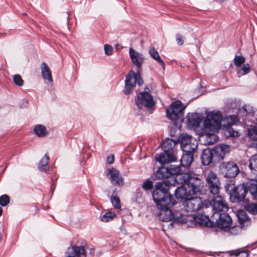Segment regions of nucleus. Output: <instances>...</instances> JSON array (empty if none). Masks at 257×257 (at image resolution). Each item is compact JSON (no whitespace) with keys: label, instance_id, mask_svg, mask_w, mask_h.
Masks as SVG:
<instances>
[{"label":"nucleus","instance_id":"obj_1","mask_svg":"<svg viewBox=\"0 0 257 257\" xmlns=\"http://www.w3.org/2000/svg\"><path fill=\"white\" fill-rule=\"evenodd\" d=\"M129 54L132 62L137 67V72L131 70L126 76L125 89L123 92L125 94H130L135 87L137 83L139 86L143 84L144 81L141 77V71L142 64L144 61L143 54L136 51L132 48L129 50Z\"/></svg>","mask_w":257,"mask_h":257},{"label":"nucleus","instance_id":"obj_2","mask_svg":"<svg viewBox=\"0 0 257 257\" xmlns=\"http://www.w3.org/2000/svg\"><path fill=\"white\" fill-rule=\"evenodd\" d=\"M206 182L210 192L213 195L210 202L213 212H226L228 209L227 204L224 199L218 194L220 183L217 175L213 172H210L207 177Z\"/></svg>","mask_w":257,"mask_h":257},{"label":"nucleus","instance_id":"obj_3","mask_svg":"<svg viewBox=\"0 0 257 257\" xmlns=\"http://www.w3.org/2000/svg\"><path fill=\"white\" fill-rule=\"evenodd\" d=\"M223 116L219 111L213 110L207 114L203 121L202 131L206 134L207 139H210V141H207L208 145L216 141V136L213 134L220 128Z\"/></svg>","mask_w":257,"mask_h":257},{"label":"nucleus","instance_id":"obj_4","mask_svg":"<svg viewBox=\"0 0 257 257\" xmlns=\"http://www.w3.org/2000/svg\"><path fill=\"white\" fill-rule=\"evenodd\" d=\"M169 185L165 181L156 183L153 192V198L157 207L167 204L173 206L176 201L173 196L168 192Z\"/></svg>","mask_w":257,"mask_h":257},{"label":"nucleus","instance_id":"obj_5","mask_svg":"<svg viewBox=\"0 0 257 257\" xmlns=\"http://www.w3.org/2000/svg\"><path fill=\"white\" fill-rule=\"evenodd\" d=\"M177 143V142L172 139L165 140L162 144L163 152L156 155V161L162 165L175 162L177 160L175 146Z\"/></svg>","mask_w":257,"mask_h":257},{"label":"nucleus","instance_id":"obj_6","mask_svg":"<svg viewBox=\"0 0 257 257\" xmlns=\"http://www.w3.org/2000/svg\"><path fill=\"white\" fill-rule=\"evenodd\" d=\"M182 188H177L175 196L178 199L183 202L184 208L188 212H193L199 210L202 206V201L200 197H194L193 195L185 194Z\"/></svg>","mask_w":257,"mask_h":257},{"label":"nucleus","instance_id":"obj_7","mask_svg":"<svg viewBox=\"0 0 257 257\" xmlns=\"http://www.w3.org/2000/svg\"><path fill=\"white\" fill-rule=\"evenodd\" d=\"M203 182L195 174H188L185 184L178 187L185 191V194L194 195L203 194L204 193Z\"/></svg>","mask_w":257,"mask_h":257},{"label":"nucleus","instance_id":"obj_8","mask_svg":"<svg viewBox=\"0 0 257 257\" xmlns=\"http://www.w3.org/2000/svg\"><path fill=\"white\" fill-rule=\"evenodd\" d=\"M186 106L180 101L172 103L166 109L167 117L170 120L181 123L184 119V109Z\"/></svg>","mask_w":257,"mask_h":257},{"label":"nucleus","instance_id":"obj_9","mask_svg":"<svg viewBox=\"0 0 257 257\" xmlns=\"http://www.w3.org/2000/svg\"><path fill=\"white\" fill-rule=\"evenodd\" d=\"M211 221L212 223H215L220 228L225 229L230 227L232 223V219L225 212L219 213L213 212L211 216Z\"/></svg>","mask_w":257,"mask_h":257},{"label":"nucleus","instance_id":"obj_10","mask_svg":"<svg viewBox=\"0 0 257 257\" xmlns=\"http://www.w3.org/2000/svg\"><path fill=\"white\" fill-rule=\"evenodd\" d=\"M181 172V168L179 166H174L171 165L167 167H161L155 173V178L158 179H167L172 176L173 175H176L180 173Z\"/></svg>","mask_w":257,"mask_h":257},{"label":"nucleus","instance_id":"obj_11","mask_svg":"<svg viewBox=\"0 0 257 257\" xmlns=\"http://www.w3.org/2000/svg\"><path fill=\"white\" fill-rule=\"evenodd\" d=\"M219 169L224 176L227 178H233L239 172L237 165L232 161L222 163Z\"/></svg>","mask_w":257,"mask_h":257},{"label":"nucleus","instance_id":"obj_12","mask_svg":"<svg viewBox=\"0 0 257 257\" xmlns=\"http://www.w3.org/2000/svg\"><path fill=\"white\" fill-rule=\"evenodd\" d=\"M247 192V188L244 184L237 185L230 193L229 195L231 201L233 202L243 201Z\"/></svg>","mask_w":257,"mask_h":257},{"label":"nucleus","instance_id":"obj_13","mask_svg":"<svg viewBox=\"0 0 257 257\" xmlns=\"http://www.w3.org/2000/svg\"><path fill=\"white\" fill-rule=\"evenodd\" d=\"M138 108H142L143 106L151 107L155 104L152 96L147 92H141L138 94L136 100Z\"/></svg>","mask_w":257,"mask_h":257},{"label":"nucleus","instance_id":"obj_14","mask_svg":"<svg viewBox=\"0 0 257 257\" xmlns=\"http://www.w3.org/2000/svg\"><path fill=\"white\" fill-rule=\"evenodd\" d=\"M212 152L214 162L217 163L222 160L226 153L230 151V148L228 145L224 144L218 145L211 150Z\"/></svg>","mask_w":257,"mask_h":257},{"label":"nucleus","instance_id":"obj_15","mask_svg":"<svg viewBox=\"0 0 257 257\" xmlns=\"http://www.w3.org/2000/svg\"><path fill=\"white\" fill-rule=\"evenodd\" d=\"M172 207L168 206L167 204L158 206V208L160 210L158 216L161 220L168 222L174 220V215L170 210Z\"/></svg>","mask_w":257,"mask_h":257},{"label":"nucleus","instance_id":"obj_16","mask_svg":"<svg viewBox=\"0 0 257 257\" xmlns=\"http://www.w3.org/2000/svg\"><path fill=\"white\" fill-rule=\"evenodd\" d=\"M108 175H109V180L114 186H121L123 184V180L119 171L115 169H108Z\"/></svg>","mask_w":257,"mask_h":257},{"label":"nucleus","instance_id":"obj_17","mask_svg":"<svg viewBox=\"0 0 257 257\" xmlns=\"http://www.w3.org/2000/svg\"><path fill=\"white\" fill-rule=\"evenodd\" d=\"M202 120L201 115L197 113H189L187 116L188 125L193 129H196L199 127Z\"/></svg>","mask_w":257,"mask_h":257},{"label":"nucleus","instance_id":"obj_18","mask_svg":"<svg viewBox=\"0 0 257 257\" xmlns=\"http://www.w3.org/2000/svg\"><path fill=\"white\" fill-rule=\"evenodd\" d=\"M201 158L204 165H208L211 163H215L214 162L212 152L209 148L205 149L203 151Z\"/></svg>","mask_w":257,"mask_h":257},{"label":"nucleus","instance_id":"obj_19","mask_svg":"<svg viewBox=\"0 0 257 257\" xmlns=\"http://www.w3.org/2000/svg\"><path fill=\"white\" fill-rule=\"evenodd\" d=\"M40 67L42 78L44 80H47L48 82L52 83L53 82L52 72L48 65L45 62H43Z\"/></svg>","mask_w":257,"mask_h":257},{"label":"nucleus","instance_id":"obj_20","mask_svg":"<svg viewBox=\"0 0 257 257\" xmlns=\"http://www.w3.org/2000/svg\"><path fill=\"white\" fill-rule=\"evenodd\" d=\"M193 160V154L183 152L180 160L181 165L185 167H188L191 164Z\"/></svg>","mask_w":257,"mask_h":257},{"label":"nucleus","instance_id":"obj_21","mask_svg":"<svg viewBox=\"0 0 257 257\" xmlns=\"http://www.w3.org/2000/svg\"><path fill=\"white\" fill-rule=\"evenodd\" d=\"M197 147V142L196 140H192L191 142L186 144L184 146H182L181 148L183 152H187L194 154V152L195 151L196 148Z\"/></svg>","mask_w":257,"mask_h":257},{"label":"nucleus","instance_id":"obj_22","mask_svg":"<svg viewBox=\"0 0 257 257\" xmlns=\"http://www.w3.org/2000/svg\"><path fill=\"white\" fill-rule=\"evenodd\" d=\"M182 178L181 171L180 173H178L176 175H173L169 177L167 180H164L162 181H165L168 184L169 187L170 186H175L180 184L179 180Z\"/></svg>","mask_w":257,"mask_h":257},{"label":"nucleus","instance_id":"obj_23","mask_svg":"<svg viewBox=\"0 0 257 257\" xmlns=\"http://www.w3.org/2000/svg\"><path fill=\"white\" fill-rule=\"evenodd\" d=\"M237 217L239 223L242 227L247 225L249 222V218L243 210L239 211L238 212Z\"/></svg>","mask_w":257,"mask_h":257},{"label":"nucleus","instance_id":"obj_24","mask_svg":"<svg viewBox=\"0 0 257 257\" xmlns=\"http://www.w3.org/2000/svg\"><path fill=\"white\" fill-rule=\"evenodd\" d=\"M149 54L150 56L159 63L163 69L165 68V64L164 61L161 59L158 51L154 48H151L149 50Z\"/></svg>","mask_w":257,"mask_h":257},{"label":"nucleus","instance_id":"obj_25","mask_svg":"<svg viewBox=\"0 0 257 257\" xmlns=\"http://www.w3.org/2000/svg\"><path fill=\"white\" fill-rule=\"evenodd\" d=\"M49 156L47 154H45L42 158L38 165V168L40 171L46 172L49 170Z\"/></svg>","mask_w":257,"mask_h":257},{"label":"nucleus","instance_id":"obj_26","mask_svg":"<svg viewBox=\"0 0 257 257\" xmlns=\"http://www.w3.org/2000/svg\"><path fill=\"white\" fill-rule=\"evenodd\" d=\"M249 168L251 172L257 177V154L252 155L250 158Z\"/></svg>","mask_w":257,"mask_h":257},{"label":"nucleus","instance_id":"obj_27","mask_svg":"<svg viewBox=\"0 0 257 257\" xmlns=\"http://www.w3.org/2000/svg\"><path fill=\"white\" fill-rule=\"evenodd\" d=\"M70 248L74 249V255L76 257H86L85 248L83 246H73Z\"/></svg>","mask_w":257,"mask_h":257},{"label":"nucleus","instance_id":"obj_28","mask_svg":"<svg viewBox=\"0 0 257 257\" xmlns=\"http://www.w3.org/2000/svg\"><path fill=\"white\" fill-rule=\"evenodd\" d=\"M34 131L36 135L39 137H44L47 134L46 128L41 124L36 125L34 128Z\"/></svg>","mask_w":257,"mask_h":257},{"label":"nucleus","instance_id":"obj_29","mask_svg":"<svg viewBox=\"0 0 257 257\" xmlns=\"http://www.w3.org/2000/svg\"><path fill=\"white\" fill-rule=\"evenodd\" d=\"M236 71L239 77L247 74L250 71V65L248 63L244 64L241 67H238L236 69Z\"/></svg>","mask_w":257,"mask_h":257},{"label":"nucleus","instance_id":"obj_30","mask_svg":"<svg viewBox=\"0 0 257 257\" xmlns=\"http://www.w3.org/2000/svg\"><path fill=\"white\" fill-rule=\"evenodd\" d=\"M192 140H195V139L188 135L185 134H181L179 137V140L181 144V147L186 144L191 142Z\"/></svg>","mask_w":257,"mask_h":257},{"label":"nucleus","instance_id":"obj_31","mask_svg":"<svg viewBox=\"0 0 257 257\" xmlns=\"http://www.w3.org/2000/svg\"><path fill=\"white\" fill-rule=\"evenodd\" d=\"M247 188L253 198L257 200V183H250L247 184Z\"/></svg>","mask_w":257,"mask_h":257},{"label":"nucleus","instance_id":"obj_32","mask_svg":"<svg viewBox=\"0 0 257 257\" xmlns=\"http://www.w3.org/2000/svg\"><path fill=\"white\" fill-rule=\"evenodd\" d=\"M187 216L186 215L181 214L179 216L175 217L173 222L170 224V225L172 226L174 223L184 224L187 222Z\"/></svg>","mask_w":257,"mask_h":257},{"label":"nucleus","instance_id":"obj_33","mask_svg":"<svg viewBox=\"0 0 257 257\" xmlns=\"http://www.w3.org/2000/svg\"><path fill=\"white\" fill-rule=\"evenodd\" d=\"M115 213L113 212H107L100 216V220L104 222L109 221L115 216Z\"/></svg>","mask_w":257,"mask_h":257},{"label":"nucleus","instance_id":"obj_34","mask_svg":"<svg viewBox=\"0 0 257 257\" xmlns=\"http://www.w3.org/2000/svg\"><path fill=\"white\" fill-rule=\"evenodd\" d=\"M195 221L199 224L206 225L209 220L208 216L203 215H197L193 217Z\"/></svg>","mask_w":257,"mask_h":257},{"label":"nucleus","instance_id":"obj_35","mask_svg":"<svg viewBox=\"0 0 257 257\" xmlns=\"http://www.w3.org/2000/svg\"><path fill=\"white\" fill-rule=\"evenodd\" d=\"M245 61V58L242 56H235L233 59L234 64L237 68L240 67Z\"/></svg>","mask_w":257,"mask_h":257},{"label":"nucleus","instance_id":"obj_36","mask_svg":"<svg viewBox=\"0 0 257 257\" xmlns=\"http://www.w3.org/2000/svg\"><path fill=\"white\" fill-rule=\"evenodd\" d=\"M246 210L253 214H257V204L255 203L248 204L245 206Z\"/></svg>","mask_w":257,"mask_h":257},{"label":"nucleus","instance_id":"obj_37","mask_svg":"<svg viewBox=\"0 0 257 257\" xmlns=\"http://www.w3.org/2000/svg\"><path fill=\"white\" fill-rule=\"evenodd\" d=\"M235 187L236 186H235L234 181L232 180H228L224 186L226 191L227 192L229 195L230 193Z\"/></svg>","mask_w":257,"mask_h":257},{"label":"nucleus","instance_id":"obj_38","mask_svg":"<svg viewBox=\"0 0 257 257\" xmlns=\"http://www.w3.org/2000/svg\"><path fill=\"white\" fill-rule=\"evenodd\" d=\"M110 200L115 208L119 209L121 207L120 199L118 197L112 195L110 197Z\"/></svg>","mask_w":257,"mask_h":257},{"label":"nucleus","instance_id":"obj_39","mask_svg":"<svg viewBox=\"0 0 257 257\" xmlns=\"http://www.w3.org/2000/svg\"><path fill=\"white\" fill-rule=\"evenodd\" d=\"M248 135L251 139L257 141V125L253 128L248 130Z\"/></svg>","mask_w":257,"mask_h":257},{"label":"nucleus","instance_id":"obj_40","mask_svg":"<svg viewBox=\"0 0 257 257\" xmlns=\"http://www.w3.org/2000/svg\"><path fill=\"white\" fill-rule=\"evenodd\" d=\"M10 202V197L5 194L0 196V205L2 206H7Z\"/></svg>","mask_w":257,"mask_h":257},{"label":"nucleus","instance_id":"obj_41","mask_svg":"<svg viewBox=\"0 0 257 257\" xmlns=\"http://www.w3.org/2000/svg\"><path fill=\"white\" fill-rule=\"evenodd\" d=\"M13 81L14 83L19 86H22L23 85L24 81L21 76L19 74H16L13 76Z\"/></svg>","mask_w":257,"mask_h":257},{"label":"nucleus","instance_id":"obj_42","mask_svg":"<svg viewBox=\"0 0 257 257\" xmlns=\"http://www.w3.org/2000/svg\"><path fill=\"white\" fill-rule=\"evenodd\" d=\"M226 119L228 122V124L230 125L235 124L238 121V118L235 115L228 116L226 117Z\"/></svg>","mask_w":257,"mask_h":257},{"label":"nucleus","instance_id":"obj_43","mask_svg":"<svg viewBox=\"0 0 257 257\" xmlns=\"http://www.w3.org/2000/svg\"><path fill=\"white\" fill-rule=\"evenodd\" d=\"M153 187V183L150 180H146L142 185V187L145 190H149Z\"/></svg>","mask_w":257,"mask_h":257},{"label":"nucleus","instance_id":"obj_44","mask_svg":"<svg viewBox=\"0 0 257 257\" xmlns=\"http://www.w3.org/2000/svg\"><path fill=\"white\" fill-rule=\"evenodd\" d=\"M104 49L105 54L107 55H110L112 53V47L109 45H105L104 46Z\"/></svg>","mask_w":257,"mask_h":257},{"label":"nucleus","instance_id":"obj_45","mask_svg":"<svg viewBox=\"0 0 257 257\" xmlns=\"http://www.w3.org/2000/svg\"><path fill=\"white\" fill-rule=\"evenodd\" d=\"M176 40L177 41V44L179 45H182L184 44V41H183V37L182 36V35L180 34H177L176 35Z\"/></svg>","mask_w":257,"mask_h":257},{"label":"nucleus","instance_id":"obj_46","mask_svg":"<svg viewBox=\"0 0 257 257\" xmlns=\"http://www.w3.org/2000/svg\"><path fill=\"white\" fill-rule=\"evenodd\" d=\"M73 251H74L73 249L70 248V247H68L65 253L66 257H75V255Z\"/></svg>","mask_w":257,"mask_h":257},{"label":"nucleus","instance_id":"obj_47","mask_svg":"<svg viewBox=\"0 0 257 257\" xmlns=\"http://www.w3.org/2000/svg\"><path fill=\"white\" fill-rule=\"evenodd\" d=\"M228 133L230 136L231 137H238L239 136V133L233 130L232 128H229Z\"/></svg>","mask_w":257,"mask_h":257},{"label":"nucleus","instance_id":"obj_48","mask_svg":"<svg viewBox=\"0 0 257 257\" xmlns=\"http://www.w3.org/2000/svg\"><path fill=\"white\" fill-rule=\"evenodd\" d=\"M247 107H249V106L244 105L242 106V110L241 111V113H242L244 114V115H248V114H251L252 112L250 111H248L247 109Z\"/></svg>","mask_w":257,"mask_h":257},{"label":"nucleus","instance_id":"obj_49","mask_svg":"<svg viewBox=\"0 0 257 257\" xmlns=\"http://www.w3.org/2000/svg\"><path fill=\"white\" fill-rule=\"evenodd\" d=\"M107 161L108 162V163L109 164H111L113 163L114 161V157L113 155H111L110 156H109L107 157Z\"/></svg>","mask_w":257,"mask_h":257},{"label":"nucleus","instance_id":"obj_50","mask_svg":"<svg viewBox=\"0 0 257 257\" xmlns=\"http://www.w3.org/2000/svg\"><path fill=\"white\" fill-rule=\"evenodd\" d=\"M94 253V249L92 248L90 249V254H93Z\"/></svg>","mask_w":257,"mask_h":257},{"label":"nucleus","instance_id":"obj_51","mask_svg":"<svg viewBox=\"0 0 257 257\" xmlns=\"http://www.w3.org/2000/svg\"><path fill=\"white\" fill-rule=\"evenodd\" d=\"M2 212H3V209L1 207H0V216L2 215Z\"/></svg>","mask_w":257,"mask_h":257},{"label":"nucleus","instance_id":"obj_52","mask_svg":"<svg viewBox=\"0 0 257 257\" xmlns=\"http://www.w3.org/2000/svg\"><path fill=\"white\" fill-rule=\"evenodd\" d=\"M116 194V190H115L113 191V194Z\"/></svg>","mask_w":257,"mask_h":257},{"label":"nucleus","instance_id":"obj_53","mask_svg":"<svg viewBox=\"0 0 257 257\" xmlns=\"http://www.w3.org/2000/svg\"><path fill=\"white\" fill-rule=\"evenodd\" d=\"M235 229L234 227H232L231 229V230H230V232H232L233 230Z\"/></svg>","mask_w":257,"mask_h":257},{"label":"nucleus","instance_id":"obj_54","mask_svg":"<svg viewBox=\"0 0 257 257\" xmlns=\"http://www.w3.org/2000/svg\"><path fill=\"white\" fill-rule=\"evenodd\" d=\"M68 16H67V19L69 18L70 14H69V12H67Z\"/></svg>","mask_w":257,"mask_h":257},{"label":"nucleus","instance_id":"obj_55","mask_svg":"<svg viewBox=\"0 0 257 257\" xmlns=\"http://www.w3.org/2000/svg\"><path fill=\"white\" fill-rule=\"evenodd\" d=\"M54 182H52V185H51V188H52L53 186L54 185Z\"/></svg>","mask_w":257,"mask_h":257},{"label":"nucleus","instance_id":"obj_56","mask_svg":"<svg viewBox=\"0 0 257 257\" xmlns=\"http://www.w3.org/2000/svg\"><path fill=\"white\" fill-rule=\"evenodd\" d=\"M187 175H188V174L186 175L185 176H184V177H185V176H186V177H187ZM186 178H187V177H186V178H184V182H185V180H186Z\"/></svg>","mask_w":257,"mask_h":257},{"label":"nucleus","instance_id":"obj_57","mask_svg":"<svg viewBox=\"0 0 257 257\" xmlns=\"http://www.w3.org/2000/svg\"><path fill=\"white\" fill-rule=\"evenodd\" d=\"M241 253H244L246 254V257L247 256V253L246 252H242Z\"/></svg>","mask_w":257,"mask_h":257},{"label":"nucleus","instance_id":"obj_58","mask_svg":"<svg viewBox=\"0 0 257 257\" xmlns=\"http://www.w3.org/2000/svg\"><path fill=\"white\" fill-rule=\"evenodd\" d=\"M225 0H220V2H223Z\"/></svg>","mask_w":257,"mask_h":257}]
</instances>
